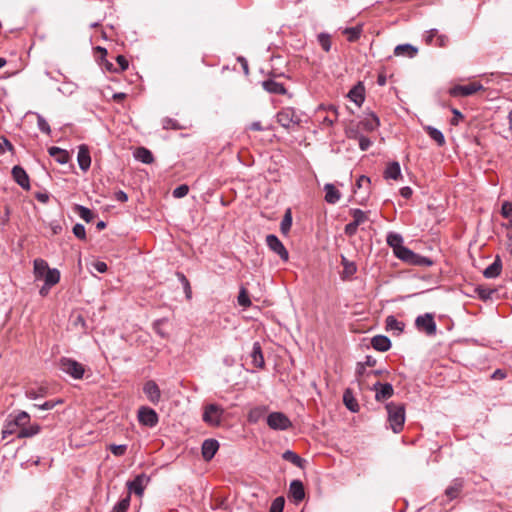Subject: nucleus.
I'll return each instance as SVG.
<instances>
[{
	"label": "nucleus",
	"instance_id": "nucleus-46",
	"mask_svg": "<svg viewBox=\"0 0 512 512\" xmlns=\"http://www.w3.org/2000/svg\"><path fill=\"white\" fill-rule=\"evenodd\" d=\"M37 115V126L39 128V130L47 135H50L51 133V128H50V125L48 124V122L45 120V118L40 115V114H36Z\"/></svg>",
	"mask_w": 512,
	"mask_h": 512
},
{
	"label": "nucleus",
	"instance_id": "nucleus-50",
	"mask_svg": "<svg viewBox=\"0 0 512 512\" xmlns=\"http://www.w3.org/2000/svg\"><path fill=\"white\" fill-rule=\"evenodd\" d=\"M166 322H167L166 318H161V319L156 320L153 323V328H154L155 332L163 338L167 336V334L162 330V325L165 324Z\"/></svg>",
	"mask_w": 512,
	"mask_h": 512
},
{
	"label": "nucleus",
	"instance_id": "nucleus-10",
	"mask_svg": "<svg viewBox=\"0 0 512 512\" xmlns=\"http://www.w3.org/2000/svg\"><path fill=\"white\" fill-rule=\"evenodd\" d=\"M266 244L271 251L277 254L281 260L288 261L289 253L283 243L274 234H269L266 237Z\"/></svg>",
	"mask_w": 512,
	"mask_h": 512
},
{
	"label": "nucleus",
	"instance_id": "nucleus-42",
	"mask_svg": "<svg viewBox=\"0 0 512 512\" xmlns=\"http://www.w3.org/2000/svg\"><path fill=\"white\" fill-rule=\"evenodd\" d=\"M351 215L353 217V222L358 226L368 220L367 213L362 211L361 209L351 210Z\"/></svg>",
	"mask_w": 512,
	"mask_h": 512
},
{
	"label": "nucleus",
	"instance_id": "nucleus-40",
	"mask_svg": "<svg viewBox=\"0 0 512 512\" xmlns=\"http://www.w3.org/2000/svg\"><path fill=\"white\" fill-rule=\"evenodd\" d=\"M362 129L360 127V125L357 123V124H350L347 128H346V136L349 138V139H354V140H357L361 135H362Z\"/></svg>",
	"mask_w": 512,
	"mask_h": 512
},
{
	"label": "nucleus",
	"instance_id": "nucleus-11",
	"mask_svg": "<svg viewBox=\"0 0 512 512\" xmlns=\"http://www.w3.org/2000/svg\"><path fill=\"white\" fill-rule=\"evenodd\" d=\"M138 420L142 425L152 428L158 424L159 418L154 409L142 406L138 410Z\"/></svg>",
	"mask_w": 512,
	"mask_h": 512
},
{
	"label": "nucleus",
	"instance_id": "nucleus-27",
	"mask_svg": "<svg viewBox=\"0 0 512 512\" xmlns=\"http://www.w3.org/2000/svg\"><path fill=\"white\" fill-rule=\"evenodd\" d=\"M418 49L411 44H400L395 47L394 54L396 56L413 58L416 56Z\"/></svg>",
	"mask_w": 512,
	"mask_h": 512
},
{
	"label": "nucleus",
	"instance_id": "nucleus-21",
	"mask_svg": "<svg viewBox=\"0 0 512 512\" xmlns=\"http://www.w3.org/2000/svg\"><path fill=\"white\" fill-rule=\"evenodd\" d=\"M77 161L82 171L86 172L91 165V157L89 149L86 145H80L77 155Z\"/></svg>",
	"mask_w": 512,
	"mask_h": 512
},
{
	"label": "nucleus",
	"instance_id": "nucleus-29",
	"mask_svg": "<svg viewBox=\"0 0 512 512\" xmlns=\"http://www.w3.org/2000/svg\"><path fill=\"white\" fill-rule=\"evenodd\" d=\"M263 88L269 93L284 95L286 93V88L282 83L276 82L274 80H266L263 82Z\"/></svg>",
	"mask_w": 512,
	"mask_h": 512
},
{
	"label": "nucleus",
	"instance_id": "nucleus-64",
	"mask_svg": "<svg viewBox=\"0 0 512 512\" xmlns=\"http://www.w3.org/2000/svg\"><path fill=\"white\" fill-rule=\"evenodd\" d=\"M337 118L338 117H336V116L327 115L322 119V124L327 127H331L337 121Z\"/></svg>",
	"mask_w": 512,
	"mask_h": 512
},
{
	"label": "nucleus",
	"instance_id": "nucleus-35",
	"mask_svg": "<svg viewBox=\"0 0 512 512\" xmlns=\"http://www.w3.org/2000/svg\"><path fill=\"white\" fill-rule=\"evenodd\" d=\"M343 401L345 406L352 412H357L359 409V405L356 399L353 397V394L350 389L345 390L343 394Z\"/></svg>",
	"mask_w": 512,
	"mask_h": 512
},
{
	"label": "nucleus",
	"instance_id": "nucleus-23",
	"mask_svg": "<svg viewBox=\"0 0 512 512\" xmlns=\"http://www.w3.org/2000/svg\"><path fill=\"white\" fill-rule=\"evenodd\" d=\"M502 270V261L499 256L495 257L493 263H491L488 267H486L483 271V275L485 278L493 279L500 275Z\"/></svg>",
	"mask_w": 512,
	"mask_h": 512
},
{
	"label": "nucleus",
	"instance_id": "nucleus-51",
	"mask_svg": "<svg viewBox=\"0 0 512 512\" xmlns=\"http://www.w3.org/2000/svg\"><path fill=\"white\" fill-rule=\"evenodd\" d=\"M358 141V144H359V148L362 150V151H367L370 146L372 145V141L364 136L363 134L357 139Z\"/></svg>",
	"mask_w": 512,
	"mask_h": 512
},
{
	"label": "nucleus",
	"instance_id": "nucleus-45",
	"mask_svg": "<svg viewBox=\"0 0 512 512\" xmlns=\"http://www.w3.org/2000/svg\"><path fill=\"white\" fill-rule=\"evenodd\" d=\"M238 304L244 308L251 306V300L247 293V290L244 287H241L239 291V295L237 297Z\"/></svg>",
	"mask_w": 512,
	"mask_h": 512
},
{
	"label": "nucleus",
	"instance_id": "nucleus-41",
	"mask_svg": "<svg viewBox=\"0 0 512 512\" xmlns=\"http://www.w3.org/2000/svg\"><path fill=\"white\" fill-rule=\"evenodd\" d=\"M386 326L389 330H394L398 332H402L404 329V324L398 321L394 316L390 315L386 318Z\"/></svg>",
	"mask_w": 512,
	"mask_h": 512
},
{
	"label": "nucleus",
	"instance_id": "nucleus-1",
	"mask_svg": "<svg viewBox=\"0 0 512 512\" xmlns=\"http://www.w3.org/2000/svg\"><path fill=\"white\" fill-rule=\"evenodd\" d=\"M41 431L38 423H31V417L26 411L11 413L7 416L3 428L2 438L5 439L10 435H16V438H31Z\"/></svg>",
	"mask_w": 512,
	"mask_h": 512
},
{
	"label": "nucleus",
	"instance_id": "nucleus-57",
	"mask_svg": "<svg viewBox=\"0 0 512 512\" xmlns=\"http://www.w3.org/2000/svg\"><path fill=\"white\" fill-rule=\"evenodd\" d=\"M76 89V85L74 83H65L62 87H59L58 90L65 94L70 95L72 94Z\"/></svg>",
	"mask_w": 512,
	"mask_h": 512
},
{
	"label": "nucleus",
	"instance_id": "nucleus-26",
	"mask_svg": "<svg viewBox=\"0 0 512 512\" xmlns=\"http://www.w3.org/2000/svg\"><path fill=\"white\" fill-rule=\"evenodd\" d=\"M401 177L400 164L397 161L389 163L384 171V178L387 180H399Z\"/></svg>",
	"mask_w": 512,
	"mask_h": 512
},
{
	"label": "nucleus",
	"instance_id": "nucleus-2",
	"mask_svg": "<svg viewBox=\"0 0 512 512\" xmlns=\"http://www.w3.org/2000/svg\"><path fill=\"white\" fill-rule=\"evenodd\" d=\"M33 273L36 280H44L48 288L56 285L60 280V272L56 268H50L47 261L37 258L33 262Z\"/></svg>",
	"mask_w": 512,
	"mask_h": 512
},
{
	"label": "nucleus",
	"instance_id": "nucleus-13",
	"mask_svg": "<svg viewBox=\"0 0 512 512\" xmlns=\"http://www.w3.org/2000/svg\"><path fill=\"white\" fill-rule=\"evenodd\" d=\"M149 481L150 478L146 474L137 475L132 481L127 482L128 494L135 493L141 496Z\"/></svg>",
	"mask_w": 512,
	"mask_h": 512
},
{
	"label": "nucleus",
	"instance_id": "nucleus-8",
	"mask_svg": "<svg viewBox=\"0 0 512 512\" xmlns=\"http://www.w3.org/2000/svg\"><path fill=\"white\" fill-rule=\"evenodd\" d=\"M267 424L273 430H287L292 426L290 419L281 412H272L267 417Z\"/></svg>",
	"mask_w": 512,
	"mask_h": 512
},
{
	"label": "nucleus",
	"instance_id": "nucleus-38",
	"mask_svg": "<svg viewBox=\"0 0 512 512\" xmlns=\"http://www.w3.org/2000/svg\"><path fill=\"white\" fill-rule=\"evenodd\" d=\"M317 40L319 45L325 52H329L331 50L332 41L330 34L324 32L319 33L317 35Z\"/></svg>",
	"mask_w": 512,
	"mask_h": 512
},
{
	"label": "nucleus",
	"instance_id": "nucleus-59",
	"mask_svg": "<svg viewBox=\"0 0 512 512\" xmlns=\"http://www.w3.org/2000/svg\"><path fill=\"white\" fill-rule=\"evenodd\" d=\"M448 42H449V38L447 35L438 33V35L436 36L435 46L445 47V46H447Z\"/></svg>",
	"mask_w": 512,
	"mask_h": 512
},
{
	"label": "nucleus",
	"instance_id": "nucleus-63",
	"mask_svg": "<svg viewBox=\"0 0 512 512\" xmlns=\"http://www.w3.org/2000/svg\"><path fill=\"white\" fill-rule=\"evenodd\" d=\"M178 279L183 284L184 289L189 290V293H191V287L188 279L183 273H177Z\"/></svg>",
	"mask_w": 512,
	"mask_h": 512
},
{
	"label": "nucleus",
	"instance_id": "nucleus-22",
	"mask_svg": "<svg viewBox=\"0 0 512 512\" xmlns=\"http://www.w3.org/2000/svg\"><path fill=\"white\" fill-rule=\"evenodd\" d=\"M464 486L462 478H455L450 485L445 489V496L451 501L459 496Z\"/></svg>",
	"mask_w": 512,
	"mask_h": 512
},
{
	"label": "nucleus",
	"instance_id": "nucleus-7",
	"mask_svg": "<svg viewBox=\"0 0 512 512\" xmlns=\"http://www.w3.org/2000/svg\"><path fill=\"white\" fill-rule=\"evenodd\" d=\"M387 244L393 249L394 255L402 260L408 254L409 248L403 245V237L396 232H389L386 237Z\"/></svg>",
	"mask_w": 512,
	"mask_h": 512
},
{
	"label": "nucleus",
	"instance_id": "nucleus-24",
	"mask_svg": "<svg viewBox=\"0 0 512 512\" xmlns=\"http://www.w3.org/2000/svg\"><path fill=\"white\" fill-rule=\"evenodd\" d=\"M372 347L380 352H386L391 347V341L387 336L376 335L371 339Z\"/></svg>",
	"mask_w": 512,
	"mask_h": 512
},
{
	"label": "nucleus",
	"instance_id": "nucleus-43",
	"mask_svg": "<svg viewBox=\"0 0 512 512\" xmlns=\"http://www.w3.org/2000/svg\"><path fill=\"white\" fill-rule=\"evenodd\" d=\"M130 505V495L127 494L124 498L118 501L111 512H126Z\"/></svg>",
	"mask_w": 512,
	"mask_h": 512
},
{
	"label": "nucleus",
	"instance_id": "nucleus-56",
	"mask_svg": "<svg viewBox=\"0 0 512 512\" xmlns=\"http://www.w3.org/2000/svg\"><path fill=\"white\" fill-rule=\"evenodd\" d=\"M126 450H127V446L126 445H115V444H112L110 446V451L115 456H122V455H124Z\"/></svg>",
	"mask_w": 512,
	"mask_h": 512
},
{
	"label": "nucleus",
	"instance_id": "nucleus-17",
	"mask_svg": "<svg viewBox=\"0 0 512 512\" xmlns=\"http://www.w3.org/2000/svg\"><path fill=\"white\" fill-rule=\"evenodd\" d=\"M218 449H219V442L217 440L206 439L202 443V448H201L202 457L206 461H210L215 456Z\"/></svg>",
	"mask_w": 512,
	"mask_h": 512
},
{
	"label": "nucleus",
	"instance_id": "nucleus-12",
	"mask_svg": "<svg viewBox=\"0 0 512 512\" xmlns=\"http://www.w3.org/2000/svg\"><path fill=\"white\" fill-rule=\"evenodd\" d=\"M483 89V85L479 82H472L466 85H456L450 89V94L454 97H466L475 94Z\"/></svg>",
	"mask_w": 512,
	"mask_h": 512
},
{
	"label": "nucleus",
	"instance_id": "nucleus-31",
	"mask_svg": "<svg viewBox=\"0 0 512 512\" xmlns=\"http://www.w3.org/2000/svg\"><path fill=\"white\" fill-rule=\"evenodd\" d=\"M348 97L351 101H353L356 105L361 106L364 102V89L361 85L353 87L349 93Z\"/></svg>",
	"mask_w": 512,
	"mask_h": 512
},
{
	"label": "nucleus",
	"instance_id": "nucleus-61",
	"mask_svg": "<svg viewBox=\"0 0 512 512\" xmlns=\"http://www.w3.org/2000/svg\"><path fill=\"white\" fill-rule=\"evenodd\" d=\"M116 61L119 65V71H125L128 68V60L123 55H118Z\"/></svg>",
	"mask_w": 512,
	"mask_h": 512
},
{
	"label": "nucleus",
	"instance_id": "nucleus-36",
	"mask_svg": "<svg viewBox=\"0 0 512 512\" xmlns=\"http://www.w3.org/2000/svg\"><path fill=\"white\" fill-rule=\"evenodd\" d=\"M282 457L284 460L289 461L292 464H294L295 466L300 467V468H302L305 463L304 459H302L299 455H297L295 452H293L291 450L285 451L283 453Z\"/></svg>",
	"mask_w": 512,
	"mask_h": 512
},
{
	"label": "nucleus",
	"instance_id": "nucleus-32",
	"mask_svg": "<svg viewBox=\"0 0 512 512\" xmlns=\"http://www.w3.org/2000/svg\"><path fill=\"white\" fill-rule=\"evenodd\" d=\"M134 156L137 160L141 161L144 164H150L153 162L154 157L150 150L145 147H139L136 149Z\"/></svg>",
	"mask_w": 512,
	"mask_h": 512
},
{
	"label": "nucleus",
	"instance_id": "nucleus-53",
	"mask_svg": "<svg viewBox=\"0 0 512 512\" xmlns=\"http://www.w3.org/2000/svg\"><path fill=\"white\" fill-rule=\"evenodd\" d=\"M188 192H189L188 186L183 184V185L176 187L173 190V196L175 198H182V197L186 196L188 194Z\"/></svg>",
	"mask_w": 512,
	"mask_h": 512
},
{
	"label": "nucleus",
	"instance_id": "nucleus-25",
	"mask_svg": "<svg viewBox=\"0 0 512 512\" xmlns=\"http://www.w3.org/2000/svg\"><path fill=\"white\" fill-rule=\"evenodd\" d=\"M252 359V364L256 368H263L265 365L264 356L262 353V348L259 342H255L253 344L252 352L250 354Z\"/></svg>",
	"mask_w": 512,
	"mask_h": 512
},
{
	"label": "nucleus",
	"instance_id": "nucleus-5",
	"mask_svg": "<svg viewBox=\"0 0 512 512\" xmlns=\"http://www.w3.org/2000/svg\"><path fill=\"white\" fill-rule=\"evenodd\" d=\"M224 409L218 404H208L204 407L202 419L210 426H219L222 422Z\"/></svg>",
	"mask_w": 512,
	"mask_h": 512
},
{
	"label": "nucleus",
	"instance_id": "nucleus-14",
	"mask_svg": "<svg viewBox=\"0 0 512 512\" xmlns=\"http://www.w3.org/2000/svg\"><path fill=\"white\" fill-rule=\"evenodd\" d=\"M143 392L147 399L154 405L158 404L161 399V391L157 383L153 380L147 381L143 386Z\"/></svg>",
	"mask_w": 512,
	"mask_h": 512
},
{
	"label": "nucleus",
	"instance_id": "nucleus-58",
	"mask_svg": "<svg viewBox=\"0 0 512 512\" xmlns=\"http://www.w3.org/2000/svg\"><path fill=\"white\" fill-rule=\"evenodd\" d=\"M62 401L61 400H58V401H45L43 404H35L34 406L35 407H38L39 409H42V410H51L53 409L57 403H61Z\"/></svg>",
	"mask_w": 512,
	"mask_h": 512
},
{
	"label": "nucleus",
	"instance_id": "nucleus-33",
	"mask_svg": "<svg viewBox=\"0 0 512 512\" xmlns=\"http://www.w3.org/2000/svg\"><path fill=\"white\" fill-rule=\"evenodd\" d=\"M362 31V25H357L355 27H348L343 29L342 33L347 36V40L349 42H355L360 38Z\"/></svg>",
	"mask_w": 512,
	"mask_h": 512
},
{
	"label": "nucleus",
	"instance_id": "nucleus-62",
	"mask_svg": "<svg viewBox=\"0 0 512 512\" xmlns=\"http://www.w3.org/2000/svg\"><path fill=\"white\" fill-rule=\"evenodd\" d=\"M12 149V144L6 138H2V140L0 141V155H3L6 152V150Z\"/></svg>",
	"mask_w": 512,
	"mask_h": 512
},
{
	"label": "nucleus",
	"instance_id": "nucleus-52",
	"mask_svg": "<svg viewBox=\"0 0 512 512\" xmlns=\"http://www.w3.org/2000/svg\"><path fill=\"white\" fill-rule=\"evenodd\" d=\"M478 295L482 300H488L492 297V295L495 293V290L490 288H484L479 287L478 289Z\"/></svg>",
	"mask_w": 512,
	"mask_h": 512
},
{
	"label": "nucleus",
	"instance_id": "nucleus-15",
	"mask_svg": "<svg viewBox=\"0 0 512 512\" xmlns=\"http://www.w3.org/2000/svg\"><path fill=\"white\" fill-rule=\"evenodd\" d=\"M401 261L410 265L423 267H429L433 264L430 258L416 254L410 249L408 250V254H405V257H403Z\"/></svg>",
	"mask_w": 512,
	"mask_h": 512
},
{
	"label": "nucleus",
	"instance_id": "nucleus-39",
	"mask_svg": "<svg viewBox=\"0 0 512 512\" xmlns=\"http://www.w3.org/2000/svg\"><path fill=\"white\" fill-rule=\"evenodd\" d=\"M75 212L79 215L81 219H83L86 222H91L93 220V212L82 205H76L74 208Z\"/></svg>",
	"mask_w": 512,
	"mask_h": 512
},
{
	"label": "nucleus",
	"instance_id": "nucleus-16",
	"mask_svg": "<svg viewBox=\"0 0 512 512\" xmlns=\"http://www.w3.org/2000/svg\"><path fill=\"white\" fill-rule=\"evenodd\" d=\"M373 390L376 392L375 398L377 401H384L389 399L394 394L393 386L390 383L376 382L373 385Z\"/></svg>",
	"mask_w": 512,
	"mask_h": 512
},
{
	"label": "nucleus",
	"instance_id": "nucleus-55",
	"mask_svg": "<svg viewBox=\"0 0 512 512\" xmlns=\"http://www.w3.org/2000/svg\"><path fill=\"white\" fill-rule=\"evenodd\" d=\"M501 215L504 217V218H510L512 217V203L509 202V201H505L503 204H502V207H501Z\"/></svg>",
	"mask_w": 512,
	"mask_h": 512
},
{
	"label": "nucleus",
	"instance_id": "nucleus-30",
	"mask_svg": "<svg viewBox=\"0 0 512 512\" xmlns=\"http://www.w3.org/2000/svg\"><path fill=\"white\" fill-rule=\"evenodd\" d=\"M325 200L330 204H335L340 200V192L335 188L333 184H326L324 186Z\"/></svg>",
	"mask_w": 512,
	"mask_h": 512
},
{
	"label": "nucleus",
	"instance_id": "nucleus-47",
	"mask_svg": "<svg viewBox=\"0 0 512 512\" xmlns=\"http://www.w3.org/2000/svg\"><path fill=\"white\" fill-rule=\"evenodd\" d=\"M284 503L283 497L275 498L270 506V512H283Z\"/></svg>",
	"mask_w": 512,
	"mask_h": 512
},
{
	"label": "nucleus",
	"instance_id": "nucleus-37",
	"mask_svg": "<svg viewBox=\"0 0 512 512\" xmlns=\"http://www.w3.org/2000/svg\"><path fill=\"white\" fill-rule=\"evenodd\" d=\"M343 272L342 278H349L356 273L357 267L354 262L348 261L346 258H342Z\"/></svg>",
	"mask_w": 512,
	"mask_h": 512
},
{
	"label": "nucleus",
	"instance_id": "nucleus-6",
	"mask_svg": "<svg viewBox=\"0 0 512 512\" xmlns=\"http://www.w3.org/2000/svg\"><path fill=\"white\" fill-rule=\"evenodd\" d=\"M277 122L283 128L289 129L293 126L299 125L301 119L294 108L286 107L277 113Z\"/></svg>",
	"mask_w": 512,
	"mask_h": 512
},
{
	"label": "nucleus",
	"instance_id": "nucleus-9",
	"mask_svg": "<svg viewBox=\"0 0 512 512\" xmlns=\"http://www.w3.org/2000/svg\"><path fill=\"white\" fill-rule=\"evenodd\" d=\"M415 325L419 331H423L429 336L436 334L437 326L431 313L419 315L415 320Z\"/></svg>",
	"mask_w": 512,
	"mask_h": 512
},
{
	"label": "nucleus",
	"instance_id": "nucleus-4",
	"mask_svg": "<svg viewBox=\"0 0 512 512\" xmlns=\"http://www.w3.org/2000/svg\"><path fill=\"white\" fill-rule=\"evenodd\" d=\"M59 368L62 372L77 380L82 379L85 373L83 364L68 357H62L59 360Z\"/></svg>",
	"mask_w": 512,
	"mask_h": 512
},
{
	"label": "nucleus",
	"instance_id": "nucleus-54",
	"mask_svg": "<svg viewBox=\"0 0 512 512\" xmlns=\"http://www.w3.org/2000/svg\"><path fill=\"white\" fill-rule=\"evenodd\" d=\"M437 35H438V30L437 29H431V30L427 31L425 36H424L425 42L428 45H435V41L434 40L436 39Z\"/></svg>",
	"mask_w": 512,
	"mask_h": 512
},
{
	"label": "nucleus",
	"instance_id": "nucleus-44",
	"mask_svg": "<svg viewBox=\"0 0 512 512\" xmlns=\"http://www.w3.org/2000/svg\"><path fill=\"white\" fill-rule=\"evenodd\" d=\"M291 226H292L291 211L287 210L282 221H281V225H280L281 232L283 234H287L290 231Z\"/></svg>",
	"mask_w": 512,
	"mask_h": 512
},
{
	"label": "nucleus",
	"instance_id": "nucleus-20",
	"mask_svg": "<svg viewBox=\"0 0 512 512\" xmlns=\"http://www.w3.org/2000/svg\"><path fill=\"white\" fill-rule=\"evenodd\" d=\"M289 497L292 498L295 503H299L305 498L304 485L300 480H293L290 483Z\"/></svg>",
	"mask_w": 512,
	"mask_h": 512
},
{
	"label": "nucleus",
	"instance_id": "nucleus-28",
	"mask_svg": "<svg viewBox=\"0 0 512 512\" xmlns=\"http://www.w3.org/2000/svg\"><path fill=\"white\" fill-rule=\"evenodd\" d=\"M48 153L60 164H66L70 158L69 153L66 150L56 146L50 147L48 149Z\"/></svg>",
	"mask_w": 512,
	"mask_h": 512
},
{
	"label": "nucleus",
	"instance_id": "nucleus-3",
	"mask_svg": "<svg viewBox=\"0 0 512 512\" xmlns=\"http://www.w3.org/2000/svg\"><path fill=\"white\" fill-rule=\"evenodd\" d=\"M388 422L394 433H400L405 423V407L403 404L390 402L386 405Z\"/></svg>",
	"mask_w": 512,
	"mask_h": 512
},
{
	"label": "nucleus",
	"instance_id": "nucleus-48",
	"mask_svg": "<svg viewBox=\"0 0 512 512\" xmlns=\"http://www.w3.org/2000/svg\"><path fill=\"white\" fill-rule=\"evenodd\" d=\"M162 126L164 129H173V130H179L181 129V126L179 123L172 118L166 117L162 120Z\"/></svg>",
	"mask_w": 512,
	"mask_h": 512
},
{
	"label": "nucleus",
	"instance_id": "nucleus-60",
	"mask_svg": "<svg viewBox=\"0 0 512 512\" xmlns=\"http://www.w3.org/2000/svg\"><path fill=\"white\" fill-rule=\"evenodd\" d=\"M357 229H358V225H356L353 221L348 223L345 228H344V232L347 236H353L356 234L357 232Z\"/></svg>",
	"mask_w": 512,
	"mask_h": 512
},
{
	"label": "nucleus",
	"instance_id": "nucleus-19",
	"mask_svg": "<svg viewBox=\"0 0 512 512\" xmlns=\"http://www.w3.org/2000/svg\"><path fill=\"white\" fill-rule=\"evenodd\" d=\"M358 124L362 131L373 132L380 126L379 118L374 113H369L361 119Z\"/></svg>",
	"mask_w": 512,
	"mask_h": 512
},
{
	"label": "nucleus",
	"instance_id": "nucleus-18",
	"mask_svg": "<svg viewBox=\"0 0 512 512\" xmlns=\"http://www.w3.org/2000/svg\"><path fill=\"white\" fill-rule=\"evenodd\" d=\"M12 176L15 182L23 189H30L29 176L21 166L16 165L12 168Z\"/></svg>",
	"mask_w": 512,
	"mask_h": 512
},
{
	"label": "nucleus",
	"instance_id": "nucleus-49",
	"mask_svg": "<svg viewBox=\"0 0 512 512\" xmlns=\"http://www.w3.org/2000/svg\"><path fill=\"white\" fill-rule=\"evenodd\" d=\"M73 234L80 240L86 239V230L84 225L78 223L73 227Z\"/></svg>",
	"mask_w": 512,
	"mask_h": 512
},
{
	"label": "nucleus",
	"instance_id": "nucleus-34",
	"mask_svg": "<svg viewBox=\"0 0 512 512\" xmlns=\"http://www.w3.org/2000/svg\"><path fill=\"white\" fill-rule=\"evenodd\" d=\"M425 130L429 137L434 140L438 146H443L445 144V137L443 133L438 130L437 128H434L432 126L425 127Z\"/></svg>",
	"mask_w": 512,
	"mask_h": 512
}]
</instances>
